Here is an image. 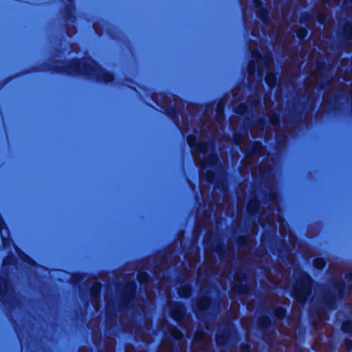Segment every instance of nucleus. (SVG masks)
I'll return each instance as SVG.
<instances>
[{"mask_svg":"<svg viewBox=\"0 0 352 352\" xmlns=\"http://www.w3.org/2000/svg\"><path fill=\"white\" fill-rule=\"evenodd\" d=\"M298 36H299V37H302V34H301V33H298Z\"/></svg>","mask_w":352,"mask_h":352,"instance_id":"obj_2","label":"nucleus"},{"mask_svg":"<svg viewBox=\"0 0 352 352\" xmlns=\"http://www.w3.org/2000/svg\"><path fill=\"white\" fill-rule=\"evenodd\" d=\"M316 266L318 268H320L323 266V261L322 260H318L316 262Z\"/></svg>","mask_w":352,"mask_h":352,"instance_id":"obj_1","label":"nucleus"}]
</instances>
